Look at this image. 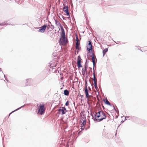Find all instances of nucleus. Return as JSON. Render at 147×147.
<instances>
[{
    "label": "nucleus",
    "mask_w": 147,
    "mask_h": 147,
    "mask_svg": "<svg viewBox=\"0 0 147 147\" xmlns=\"http://www.w3.org/2000/svg\"><path fill=\"white\" fill-rule=\"evenodd\" d=\"M66 110V108H64V109H61V108H60L58 109V111L59 112V114H61V115H63L66 112L65 111Z\"/></svg>",
    "instance_id": "nucleus-10"
},
{
    "label": "nucleus",
    "mask_w": 147,
    "mask_h": 147,
    "mask_svg": "<svg viewBox=\"0 0 147 147\" xmlns=\"http://www.w3.org/2000/svg\"><path fill=\"white\" fill-rule=\"evenodd\" d=\"M62 17L63 20H65V17L64 16H62Z\"/></svg>",
    "instance_id": "nucleus-32"
},
{
    "label": "nucleus",
    "mask_w": 147,
    "mask_h": 147,
    "mask_svg": "<svg viewBox=\"0 0 147 147\" xmlns=\"http://www.w3.org/2000/svg\"><path fill=\"white\" fill-rule=\"evenodd\" d=\"M108 48H106L103 50L102 54H103V56H104L105 55L106 53L108 51Z\"/></svg>",
    "instance_id": "nucleus-14"
},
{
    "label": "nucleus",
    "mask_w": 147,
    "mask_h": 147,
    "mask_svg": "<svg viewBox=\"0 0 147 147\" xmlns=\"http://www.w3.org/2000/svg\"><path fill=\"white\" fill-rule=\"evenodd\" d=\"M61 32H62L61 36H65V31L64 30V31H61Z\"/></svg>",
    "instance_id": "nucleus-20"
},
{
    "label": "nucleus",
    "mask_w": 147,
    "mask_h": 147,
    "mask_svg": "<svg viewBox=\"0 0 147 147\" xmlns=\"http://www.w3.org/2000/svg\"><path fill=\"white\" fill-rule=\"evenodd\" d=\"M55 23L58 26H60V24H61L59 22H58L56 20H55Z\"/></svg>",
    "instance_id": "nucleus-19"
},
{
    "label": "nucleus",
    "mask_w": 147,
    "mask_h": 147,
    "mask_svg": "<svg viewBox=\"0 0 147 147\" xmlns=\"http://www.w3.org/2000/svg\"><path fill=\"white\" fill-rule=\"evenodd\" d=\"M113 107H114V109H115V107H114V106H113Z\"/></svg>",
    "instance_id": "nucleus-38"
},
{
    "label": "nucleus",
    "mask_w": 147,
    "mask_h": 147,
    "mask_svg": "<svg viewBox=\"0 0 147 147\" xmlns=\"http://www.w3.org/2000/svg\"><path fill=\"white\" fill-rule=\"evenodd\" d=\"M103 100L104 102H105V104L109 105V106H111V105L107 98H106L105 100L104 99Z\"/></svg>",
    "instance_id": "nucleus-13"
},
{
    "label": "nucleus",
    "mask_w": 147,
    "mask_h": 147,
    "mask_svg": "<svg viewBox=\"0 0 147 147\" xmlns=\"http://www.w3.org/2000/svg\"><path fill=\"white\" fill-rule=\"evenodd\" d=\"M47 27V25H46L45 24L43 25L40 27V28L38 30V31L42 33L44 32Z\"/></svg>",
    "instance_id": "nucleus-9"
},
{
    "label": "nucleus",
    "mask_w": 147,
    "mask_h": 147,
    "mask_svg": "<svg viewBox=\"0 0 147 147\" xmlns=\"http://www.w3.org/2000/svg\"><path fill=\"white\" fill-rule=\"evenodd\" d=\"M94 54H92V55L91 56L92 60V61L93 63L94 67L95 65H96V58L94 57Z\"/></svg>",
    "instance_id": "nucleus-11"
},
{
    "label": "nucleus",
    "mask_w": 147,
    "mask_h": 147,
    "mask_svg": "<svg viewBox=\"0 0 147 147\" xmlns=\"http://www.w3.org/2000/svg\"><path fill=\"white\" fill-rule=\"evenodd\" d=\"M2 71L1 70V68H0V71Z\"/></svg>",
    "instance_id": "nucleus-36"
},
{
    "label": "nucleus",
    "mask_w": 147,
    "mask_h": 147,
    "mask_svg": "<svg viewBox=\"0 0 147 147\" xmlns=\"http://www.w3.org/2000/svg\"><path fill=\"white\" fill-rule=\"evenodd\" d=\"M45 112V109L44 105H40L39 106V108L38 110V113L41 115H43Z\"/></svg>",
    "instance_id": "nucleus-2"
},
{
    "label": "nucleus",
    "mask_w": 147,
    "mask_h": 147,
    "mask_svg": "<svg viewBox=\"0 0 147 147\" xmlns=\"http://www.w3.org/2000/svg\"><path fill=\"white\" fill-rule=\"evenodd\" d=\"M67 40L65 38V36H61V38L59 39V44L62 45H65L67 44Z\"/></svg>",
    "instance_id": "nucleus-3"
},
{
    "label": "nucleus",
    "mask_w": 147,
    "mask_h": 147,
    "mask_svg": "<svg viewBox=\"0 0 147 147\" xmlns=\"http://www.w3.org/2000/svg\"><path fill=\"white\" fill-rule=\"evenodd\" d=\"M122 123H123V121H122Z\"/></svg>",
    "instance_id": "nucleus-39"
},
{
    "label": "nucleus",
    "mask_w": 147,
    "mask_h": 147,
    "mask_svg": "<svg viewBox=\"0 0 147 147\" xmlns=\"http://www.w3.org/2000/svg\"><path fill=\"white\" fill-rule=\"evenodd\" d=\"M93 81L94 82H97V80L96 78V77H93Z\"/></svg>",
    "instance_id": "nucleus-21"
},
{
    "label": "nucleus",
    "mask_w": 147,
    "mask_h": 147,
    "mask_svg": "<svg viewBox=\"0 0 147 147\" xmlns=\"http://www.w3.org/2000/svg\"><path fill=\"white\" fill-rule=\"evenodd\" d=\"M4 77L5 78V79L8 82V80H7V78L5 77V75H4Z\"/></svg>",
    "instance_id": "nucleus-31"
},
{
    "label": "nucleus",
    "mask_w": 147,
    "mask_h": 147,
    "mask_svg": "<svg viewBox=\"0 0 147 147\" xmlns=\"http://www.w3.org/2000/svg\"><path fill=\"white\" fill-rule=\"evenodd\" d=\"M64 108H65L64 107H62V108L61 109H64Z\"/></svg>",
    "instance_id": "nucleus-35"
},
{
    "label": "nucleus",
    "mask_w": 147,
    "mask_h": 147,
    "mask_svg": "<svg viewBox=\"0 0 147 147\" xmlns=\"http://www.w3.org/2000/svg\"><path fill=\"white\" fill-rule=\"evenodd\" d=\"M94 67H93V77H95V72H94Z\"/></svg>",
    "instance_id": "nucleus-26"
},
{
    "label": "nucleus",
    "mask_w": 147,
    "mask_h": 147,
    "mask_svg": "<svg viewBox=\"0 0 147 147\" xmlns=\"http://www.w3.org/2000/svg\"><path fill=\"white\" fill-rule=\"evenodd\" d=\"M25 105H24L22 106L21 107H20L17 109H16L15 110L13 111H12V112H11L9 114V116L10 115L11 113H12L13 112H14L15 111H16L18 110H19V109H20L21 108L23 107H24V106H25Z\"/></svg>",
    "instance_id": "nucleus-17"
},
{
    "label": "nucleus",
    "mask_w": 147,
    "mask_h": 147,
    "mask_svg": "<svg viewBox=\"0 0 147 147\" xmlns=\"http://www.w3.org/2000/svg\"><path fill=\"white\" fill-rule=\"evenodd\" d=\"M95 88L96 89V90H97V91L98 92V91H99V89L98 88V87H97L96 88Z\"/></svg>",
    "instance_id": "nucleus-30"
},
{
    "label": "nucleus",
    "mask_w": 147,
    "mask_h": 147,
    "mask_svg": "<svg viewBox=\"0 0 147 147\" xmlns=\"http://www.w3.org/2000/svg\"><path fill=\"white\" fill-rule=\"evenodd\" d=\"M60 27L61 28V31L64 30L61 24H60Z\"/></svg>",
    "instance_id": "nucleus-22"
},
{
    "label": "nucleus",
    "mask_w": 147,
    "mask_h": 147,
    "mask_svg": "<svg viewBox=\"0 0 147 147\" xmlns=\"http://www.w3.org/2000/svg\"><path fill=\"white\" fill-rule=\"evenodd\" d=\"M81 59L80 56L79 55L78 57L77 63V66L78 68L81 67H82V65L81 64Z\"/></svg>",
    "instance_id": "nucleus-6"
},
{
    "label": "nucleus",
    "mask_w": 147,
    "mask_h": 147,
    "mask_svg": "<svg viewBox=\"0 0 147 147\" xmlns=\"http://www.w3.org/2000/svg\"><path fill=\"white\" fill-rule=\"evenodd\" d=\"M87 71V68L86 65L85 66V68H83L82 69V75H84L85 74V72Z\"/></svg>",
    "instance_id": "nucleus-12"
},
{
    "label": "nucleus",
    "mask_w": 147,
    "mask_h": 147,
    "mask_svg": "<svg viewBox=\"0 0 147 147\" xmlns=\"http://www.w3.org/2000/svg\"><path fill=\"white\" fill-rule=\"evenodd\" d=\"M75 48H76V49H79V46H78V45H76Z\"/></svg>",
    "instance_id": "nucleus-29"
},
{
    "label": "nucleus",
    "mask_w": 147,
    "mask_h": 147,
    "mask_svg": "<svg viewBox=\"0 0 147 147\" xmlns=\"http://www.w3.org/2000/svg\"><path fill=\"white\" fill-rule=\"evenodd\" d=\"M84 118H85V119H84V120H83L82 124L81 125V129L82 130L84 129L86 122V120L85 117H82V119H84Z\"/></svg>",
    "instance_id": "nucleus-7"
},
{
    "label": "nucleus",
    "mask_w": 147,
    "mask_h": 147,
    "mask_svg": "<svg viewBox=\"0 0 147 147\" xmlns=\"http://www.w3.org/2000/svg\"><path fill=\"white\" fill-rule=\"evenodd\" d=\"M96 111L95 115V119L96 120H98V121H100L106 118V115L101 110H99L97 112Z\"/></svg>",
    "instance_id": "nucleus-1"
},
{
    "label": "nucleus",
    "mask_w": 147,
    "mask_h": 147,
    "mask_svg": "<svg viewBox=\"0 0 147 147\" xmlns=\"http://www.w3.org/2000/svg\"><path fill=\"white\" fill-rule=\"evenodd\" d=\"M81 98L83 97V95H81Z\"/></svg>",
    "instance_id": "nucleus-34"
},
{
    "label": "nucleus",
    "mask_w": 147,
    "mask_h": 147,
    "mask_svg": "<svg viewBox=\"0 0 147 147\" xmlns=\"http://www.w3.org/2000/svg\"><path fill=\"white\" fill-rule=\"evenodd\" d=\"M32 80L31 79H27L26 81V84L27 85H30V82H31L32 81Z\"/></svg>",
    "instance_id": "nucleus-16"
},
{
    "label": "nucleus",
    "mask_w": 147,
    "mask_h": 147,
    "mask_svg": "<svg viewBox=\"0 0 147 147\" xmlns=\"http://www.w3.org/2000/svg\"><path fill=\"white\" fill-rule=\"evenodd\" d=\"M86 47L87 50L89 52H91L92 51V45L91 40H90L88 41V43Z\"/></svg>",
    "instance_id": "nucleus-4"
},
{
    "label": "nucleus",
    "mask_w": 147,
    "mask_h": 147,
    "mask_svg": "<svg viewBox=\"0 0 147 147\" xmlns=\"http://www.w3.org/2000/svg\"><path fill=\"white\" fill-rule=\"evenodd\" d=\"M122 123H123V121H122Z\"/></svg>",
    "instance_id": "nucleus-40"
},
{
    "label": "nucleus",
    "mask_w": 147,
    "mask_h": 147,
    "mask_svg": "<svg viewBox=\"0 0 147 147\" xmlns=\"http://www.w3.org/2000/svg\"><path fill=\"white\" fill-rule=\"evenodd\" d=\"M69 102H68V101H67L65 103V105L66 106H68L69 105Z\"/></svg>",
    "instance_id": "nucleus-27"
},
{
    "label": "nucleus",
    "mask_w": 147,
    "mask_h": 147,
    "mask_svg": "<svg viewBox=\"0 0 147 147\" xmlns=\"http://www.w3.org/2000/svg\"><path fill=\"white\" fill-rule=\"evenodd\" d=\"M8 24H0V26H3L5 25H7Z\"/></svg>",
    "instance_id": "nucleus-24"
},
{
    "label": "nucleus",
    "mask_w": 147,
    "mask_h": 147,
    "mask_svg": "<svg viewBox=\"0 0 147 147\" xmlns=\"http://www.w3.org/2000/svg\"><path fill=\"white\" fill-rule=\"evenodd\" d=\"M51 26H53V28H54V26H53L52 25H51Z\"/></svg>",
    "instance_id": "nucleus-37"
},
{
    "label": "nucleus",
    "mask_w": 147,
    "mask_h": 147,
    "mask_svg": "<svg viewBox=\"0 0 147 147\" xmlns=\"http://www.w3.org/2000/svg\"><path fill=\"white\" fill-rule=\"evenodd\" d=\"M95 114H94V112H91L90 113V115L92 116V118L94 119V120L95 119Z\"/></svg>",
    "instance_id": "nucleus-18"
},
{
    "label": "nucleus",
    "mask_w": 147,
    "mask_h": 147,
    "mask_svg": "<svg viewBox=\"0 0 147 147\" xmlns=\"http://www.w3.org/2000/svg\"><path fill=\"white\" fill-rule=\"evenodd\" d=\"M69 92L67 90H65L64 91V94L65 95L68 96L69 95Z\"/></svg>",
    "instance_id": "nucleus-15"
},
{
    "label": "nucleus",
    "mask_w": 147,
    "mask_h": 147,
    "mask_svg": "<svg viewBox=\"0 0 147 147\" xmlns=\"http://www.w3.org/2000/svg\"><path fill=\"white\" fill-rule=\"evenodd\" d=\"M126 117L129 118V117H125V120H126Z\"/></svg>",
    "instance_id": "nucleus-33"
},
{
    "label": "nucleus",
    "mask_w": 147,
    "mask_h": 147,
    "mask_svg": "<svg viewBox=\"0 0 147 147\" xmlns=\"http://www.w3.org/2000/svg\"><path fill=\"white\" fill-rule=\"evenodd\" d=\"M94 86L95 88L97 87V82H94Z\"/></svg>",
    "instance_id": "nucleus-25"
},
{
    "label": "nucleus",
    "mask_w": 147,
    "mask_h": 147,
    "mask_svg": "<svg viewBox=\"0 0 147 147\" xmlns=\"http://www.w3.org/2000/svg\"><path fill=\"white\" fill-rule=\"evenodd\" d=\"M70 18L69 17L67 18Z\"/></svg>",
    "instance_id": "nucleus-41"
},
{
    "label": "nucleus",
    "mask_w": 147,
    "mask_h": 147,
    "mask_svg": "<svg viewBox=\"0 0 147 147\" xmlns=\"http://www.w3.org/2000/svg\"><path fill=\"white\" fill-rule=\"evenodd\" d=\"M87 82L86 80H85V92L86 94V98H87V99H88V96H89L88 92V89L87 88Z\"/></svg>",
    "instance_id": "nucleus-5"
},
{
    "label": "nucleus",
    "mask_w": 147,
    "mask_h": 147,
    "mask_svg": "<svg viewBox=\"0 0 147 147\" xmlns=\"http://www.w3.org/2000/svg\"><path fill=\"white\" fill-rule=\"evenodd\" d=\"M64 11L66 13L67 16H69V17L70 18V15L69 12L68 7L67 6H65L63 8Z\"/></svg>",
    "instance_id": "nucleus-8"
},
{
    "label": "nucleus",
    "mask_w": 147,
    "mask_h": 147,
    "mask_svg": "<svg viewBox=\"0 0 147 147\" xmlns=\"http://www.w3.org/2000/svg\"><path fill=\"white\" fill-rule=\"evenodd\" d=\"M80 43L78 42H76V45H78L79 46L80 45Z\"/></svg>",
    "instance_id": "nucleus-28"
},
{
    "label": "nucleus",
    "mask_w": 147,
    "mask_h": 147,
    "mask_svg": "<svg viewBox=\"0 0 147 147\" xmlns=\"http://www.w3.org/2000/svg\"><path fill=\"white\" fill-rule=\"evenodd\" d=\"M76 42H79V41L78 38V37L77 35H76Z\"/></svg>",
    "instance_id": "nucleus-23"
}]
</instances>
